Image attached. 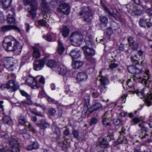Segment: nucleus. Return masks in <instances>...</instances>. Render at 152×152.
<instances>
[{
	"label": "nucleus",
	"mask_w": 152,
	"mask_h": 152,
	"mask_svg": "<svg viewBox=\"0 0 152 152\" xmlns=\"http://www.w3.org/2000/svg\"><path fill=\"white\" fill-rule=\"evenodd\" d=\"M3 45L7 50L13 51L16 55L19 54L22 50V45L11 36L4 38Z\"/></svg>",
	"instance_id": "1"
},
{
	"label": "nucleus",
	"mask_w": 152,
	"mask_h": 152,
	"mask_svg": "<svg viewBox=\"0 0 152 152\" xmlns=\"http://www.w3.org/2000/svg\"><path fill=\"white\" fill-rule=\"evenodd\" d=\"M145 73L146 75L144 77H141L138 75H135L134 76L129 79L127 82V83L129 87H133L135 83L137 81L138 82H142L144 81L145 84H148V83L152 81L151 76L150 75V72L148 70H146Z\"/></svg>",
	"instance_id": "2"
},
{
	"label": "nucleus",
	"mask_w": 152,
	"mask_h": 152,
	"mask_svg": "<svg viewBox=\"0 0 152 152\" xmlns=\"http://www.w3.org/2000/svg\"><path fill=\"white\" fill-rule=\"evenodd\" d=\"M79 15L85 22L88 23L91 21L92 11L89 7H82L79 12Z\"/></svg>",
	"instance_id": "3"
},
{
	"label": "nucleus",
	"mask_w": 152,
	"mask_h": 152,
	"mask_svg": "<svg viewBox=\"0 0 152 152\" xmlns=\"http://www.w3.org/2000/svg\"><path fill=\"white\" fill-rule=\"evenodd\" d=\"M89 39V37H86L85 39L86 45L82 47L86 57L91 56L95 54L94 50L90 47H89L92 46V41L91 39H89V40H88Z\"/></svg>",
	"instance_id": "4"
},
{
	"label": "nucleus",
	"mask_w": 152,
	"mask_h": 152,
	"mask_svg": "<svg viewBox=\"0 0 152 152\" xmlns=\"http://www.w3.org/2000/svg\"><path fill=\"white\" fill-rule=\"evenodd\" d=\"M137 94L139 95H141L142 97H147L146 102L147 105L149 106L151 105L152 100V88L150 89L148 88H144L141 91L138 92Z\"/></svg>",
	"instance_id": "5"
},
{
	"label": "nucleus",
	"mask_w": 152,
	"mask_h": 152,
	"mask_svg": "<svg viewBox=\"0 0 152 152\" xmlns=\"http://www.w3.org/2000/svg\"><path fill=\"white\" fill-rule=\"evenodd\" d=\"M24 4L25 5H29L30 10L29 13L33 16H36V11L37 8V0H23Z\"/></svg>",
	"instance_id": "6"
},
{
	"label": "nucleus",
	"mask_w": 152,
	"mask_h": 152,
	"mask_svg": "<svg viewBox=\"0 0 152 152\" xmlns=\"http://www.w3.org/2000/svg\"><path fill=\"white\" fill-rule=\"evenodd\" d=\"M83 37L80 33H74L70 37V40L72 44L74 46H78L80 45L82 43Z\"/></svg>",
	"instance_id": "7"
},
{
	"label": "nucleus",
	"mask_w": 152,
	"mask_h": 152,
	"mask_svg": "<svg viewBox=\"0 0 152 152\" xmlns=\"http://www.w3.org/2000/svg\"><path fill=\"white\" fill-rule=\"evenodd\" d=\"M14 59L12 57H8L3 61V65L9 71H12L15 69Z\"/></svg>",
	"instance_id": "8"
},
{
	"label": "nucleus",
	"mask_w": 152,
	"mask_h": 152,
	"mask_svg": "<svg viewBox=\"0 0 152 152\" xmlns=\"http://www.w3.org/2000/svg\"><path fill=\"white\" fill-rule=\"evenodd\" d=\"M18 83L14 80H10L7 83L1 85L0 88L3 89L4 88L11 89L13 91H15L18 87Z\"/></svg>",
	"instance_id": "9"
},
{
	"label": "nucleus",
	"mask_w": 152,
	"mask_h": 152,
	"mask_svg": "<svg viewBox=\"0 0 152 152\" xmlns=\"http://www.w3.org/2000/svg\"><path fill=\"white\" fill-rule=\"evenodd\" d=\"M9 143L12 152L19 151V144L18 141L15 138H10L9 140Z\"/></svg>",
	"instance_id": "10"
},
{
	"label": "nucleus",
	"mask_w": 152,
	"mask_h": 152,
	"mask_svg": "<svg viewBox=\"0 0 152 152\" xmlns=\"http://www.w3.org/2000/svg\"><path fill=\"white\" fill-rule=\"evenodd\" d=\"M70 9V7L67 4L63 3L60 4L57 8V11L63 14L67 15L69 13Z\"/></svg>",
	"instance_id": "11"
},
{
	"label": "nucleus",
	"mask_w": 152,
	"mask_h": 152,
	"mask_svg": "<svg viewBox=\"0 0 152 152\" xmlns=\"http://www.w3.org/2000/svg\"><path fill=\"white\" fill-rule=\"evenodd\" d=\"M47 57H45L42 60L35 61L34 63V68L35 70H39L43 67Z\"/></svg>",
	"instance_id": "12"
},
{
	"label": "nucleus",
	"mask_w": 152,
	"mask_h": 152,
	"mask_svg": "<svg viewBox=\"0 0 152 152\" xmlns=\"http://www.w3.org/2000/svg\"><path fill=\"white\" fill-rule=\"evenodd\" d=\"M139 23L140 26L142 27H145L147 26L149 28L152 26V22L150 19H148L144 18H141Z\"/></svg>",
	"instance_id": "13"
},
{
	"label": "nucleus",
	"mask_w": 152,
	"mask_h": 152,
	"mask_svg": "<svg viewBox=\"0 0 152 152\" xmlns=\"http://www.w3.org/2000/svg\"><path fill=\"white\" fill-rule=\"evenodd\" d=\"M127 40L129 46L133 50H136L138 48L139 45L137 42L134 40L132 37L131 36L128 37L127 38Z\"/></svg>",
	"instance_id": "14"
},
{
	"label": "nucleus",
	"mask_w": 152,
	"mask_h": 152,
	"mask_svg": "<svg viewBox=\"0 0 152 152\" xmlns=\"http://www.w3.org/2000/svg\"><path fill=\"white\" fill-rule=\"evenodd\" d=\"M12 30H16L19 32L20 31L19 28L15 25H6L1 27V31L4 32Z\"/></svg>",
	"instance_id": "15"
},
{
	"label": "nucleus",
	"mask_w": 152,
	"mask_h": 152,
	"mask_svg": "<svg viewBox=\"0 0 152 152\" xmlns=\"http://www.w3.org/2000/svg\"><path fill=\"white\" fill-rule=\"evenodd\" d=\"M139 126L141 127V130L142 131L140 134L139 137L142 139L144 138H148V134L147 133L148 129L145 127L142 126L141 124H139Z\"/></svg>",
	"instance_id": "16"
},
{
	"label": "nucleus",
	"mask_w": 152,
	"mask_h": 152,
	"mask_svg": "<svg viewBox=\"0 0 152 152\" xmlns=\"http://www.w3.org/2000/svg\"><path fill=\"white\" fill-rule=\"evenodd\" d=\"M20 93L23 96L27 98L26 100L22 101V102L28 105H32V102L31 99V96L23 91H20Z\"/></svg>",
	"instance_id": "17"
},
{
	"label": "nucleus",
	"mask_w": 152,
	"mask_h": 152,
	"mask_svg": "<svg viewBox=\"0 0 152 152\" xmlns=\"http://www.w3.org/2000/svg\"><path fill=\"white\" fill-rule=\"evenodd\" d=\"M36 125L39 127L41 129L43 130L49 128L50 126L49 124L47 122L43 120L38 121L36 123Z\"/></svg>",
	"instance_id": "18"
},
{
	"label": "nucleus",
	"mask_w": 152,
	"mask_h": 152,
	"mask_svg": "<svg viewBox=\"0 0 152 152\" xmlns=\"http://www.w3.org/2000/svg\"><path fill=\"white\" fill-rule=\"evenodd\" d=\"M127 69L128 71L130 73L133 74H138L142 72L137 68L135 66H130L128 67Z\"/></svg>",
	"instance_id": "19"
},
{
	"label": "nucleus",
	"mask_w": 152,
	"mask_h": 152,
	"mask_svg": "<svg viewBox=\"0 0 152 152\" xmlns=\"http://www.w3.org/2000/svg\"><path fill=\"white\" fill-rule=\"evenodd\" d=\"M87 77V75L83 72L79 73L77 75V79L80 82L86 80Z\"/></svg>",
	"instance_id": "20"
},
{
	"label": "nucleus",
	"mask_w": 152,
	"mask_h": 152,
	"mask_svg": "<svg viewBox=\"0 0 152 152\" xmlns=\"http://www.w3.org/2000/svg\"><path fill=\"white\" fill-rule=\"evenodd\" d=\"M70 55L73 58H77L81 56V52L79 50H72L70 52Z\"/></svg>",
	"instance_id": "21"
},
{
	"label": "nucleus",
	"mask_w": 152,
	"mask_h": 152,
	"mask_svg": "<svg viewBox=\"0 0 152 152\" xmlns=\"http://www.w3.org/2000/svg\"><path fill=\"white\" fill-rule=\"evenodd\" d=\"M83 62L79 61H73L72 63V66L74 69L80 68L83 66Z\"/></svg>",
	"instance_id": "22"
},
{
	"label": "nucleus",
	"mask_w": 152,
	"mask_h": 152,
	"mask_svg": "<svg viewBox=\"0 0 152 152\" xmlns=\"http://www.w3.org/2000/svg\"><path fill=\"white\" fill-rule=\"evenodd\" d=\"M12 0H1L0 2L3 7L7 9L8 8L10 5Z\"/></svg>",
	"instance_id": "23"
},
{
	"label": "nucleus",
	"mask_w": 152,
	"mask_h": 152,
	"mask_svg": "<svg viewBox=\"0 0 152 152\" xmlns=\"http://www.w3.org/2000/svg\"><path fill=\"white\" fill-rule=\"evenodd\" d=\"M33 56L35 58H39L40 56V53L38 49L35 47L33 48Z\"/></svg>",
	"instance_id": "24"
},
{
	"label": "nucleus",
	"mask_w": 152,
	"mask_h": 152,
	"mask_svg": "<svg viewBox=\"0 0 152 152\" xmlns=\"http://www.w3.org/2000/svg\"><path fill=\"white\" fill-rule=\"evenodd\" d=\"M46 63L47 66L50 68L55 67L56 65L55 61L53 60H47Z\"/></svg>",
	"instance_id": "25"
},
{
	"label": "nucleus",
	"mask_w": 152,
	"mask_h": 152,
	"mask_svg": "<svg viewBox=\"0 0 152 152\" xmlns=\"http://www.w3.org/2000/svg\"><path fill=\"white\" fill-rule=\"evenodd\" d=\"M64 48L62 45V43L59 39L58 41V46L57 52L59 54L61 55L64 52Z\"/></svg>",
	"instance_id": "26"
},
{
	"label": "nucleus",
	"mask_w": 152,
	"mask_h": 152,
	"mask_svg": "<svg viewBox=\"0 0 152 152\" xmlns=\"http://www.w3.org/2000/svg\"><path fill=\"white\" fill-rule=\"evenodd\" d=\"M103 7L104 10L107 12L110 16H111L113 15V13L115 9H113L110 6H104Z\"/></svg>",
	"instance_id": "27"
},
{
	"label": "nucleus",
	"mask_w": 152,
	"mask_h": 152,
	"mask_svg": "<svg viewBox=\"0 0 152 152\" xmlns=\"http://www.w3.org/2000/svg\"><path fill=\"white\" fill-rule=\"evenodd\" d=\"M99 76L101 77V78L100 79L101 83L102 84L105 85L108 82V80L107 77L102 76V71L99 72Z\"/></svg>",
	"instance_id": "28"
},
{
	"label": "nucleus",
	"mask_w": 152,
	"mask_h": 152,
	"mask_svg": "<svg viewBox=\"0 0 152 152\" xmlns=\"http://www.w3.org/2000/svg\"><path fill=\"white\" fill-rule=\"evenodd\" d=\"M99 20L102 24H103L104 26L105 27L108 22V19L106 16L101 15L99 16Z\"/></svg>",
	"instance_id": "29"
},
{
	"label": "nucleus",
	"mask_w": 152,
	"mask_h": 152,
	"mask_svg": "<svg viewBox=\"0 0 152 152\" xmlns=\"http://www.w3.org/2000/svg\"><path fill=\"white\" fill-rule=\"evenodd\" d=\"M7 22L10 24H15V20L14 18L12 15L9 14L7 18Z\"/></svg>",
	"instance_id": "30"
},
{
	"label": "nucleus",
	"mask_w": 152,
	"mask_h": 152,
	"mask_svg": "<svg viewBox=\"0 0 152 152\" xmlns=\"http://www.w3.org/2000/svg\"><path fill=\"white\" fill-rule=\"evenodd\" d=\"M69 30L68 28L65 26L63 27L62 30V35L64 37H66L69 34Z\"/></svg>",
	"instance_id": "31"
},
{
	"label": "nucleus",
	"mask_w": 152,
	"mask_h": 152,
	"mask_svg": "<svg viewBox=\"0 0 152 152\" xmlns=\"http://www.w3.org/2000/svg\"><path fill=\"white\" fill-rule=\"evenodd\" d=\"M135 7H135L134 5L132 3H129L126 5V8L128 12L132 13L134 11V10L136 9Z\"/></svg>",
	"instance_id": "32"
},
{
	"label": "nucleus",
	"mask_w": 152,
	"mask_h": 152,
	"mask_svg": "<svg viewBox=\"0 0 152 152\" xmlns=\"http://www.w3.org/2000/svg\"><path fill=\"white\" fill-rule=\"evenodd\" d=\"M2 120L3 122L7 124H10L12 123V120L10 117L5 115L2 118Z\"/></svg>",
	"instance_id": "33"
},
{
	"label": "nucleus",
	"mask_w": 152,
	"mask_h": 152,
	"mask_svg": "<svg viewBox=\"0 0 152 152\" xmlns=\"http://www.w3.org/2000/svg\"><path fill=\"white\" fill-rule=\"evenodd\" d=\"M111 16V18H113L117 20H119L121 17V15L117 12L115 10H114V12H113V15H112Z\"/></svg>",
	"instance_id": "34"
},
{
	"label": "nucleus",
	"mask_w": 152,
	"mask_h": 152,
	"mask_svg": "<svg viewBox=\"0 0 152 152\" xmlns=\"http://www.w3.org/2000/svg\"><path fill=\"white\" fill-rule=\"evenodd\" d=\"M108 146L109 144L107 141L104 139L100 142L99 146L101 148H106Z\"/></svg>",
	"instance_id": "35"
},
{
	"label": "nucleus",
	"mask_w": 152,
	"mask_h": 152,
	"mask_svg": "<svg viewBox=\"0 0 152 152\" xmlns=\"http://www.w3.org/2000/svg\"><path fill=\"white\" fill-rule=\"evenodd\" d=\"M112 28L113 30H115L118 33H120L121 32L120 26L117 23H114L113 26L112 27Z\"/></svg>",
	"instance_id": "36"
},
{
	"label": "nucleus",
	"mask_w": 152,
	"mask_h": 152,
	"mask_svg": "<svg viewBox=\"0 0 152 152\" xmlns=\"http://www.w3.org/2000/svg\"><path fill=\"white\" fill-rule=\"evenodd\" d=\"M58 73L62 75H65L67 72L66 70L63 66L62 67H58Z\"/></svg>",
	"instance_id": "37"
},
{
	"label": "nucleus",
	"mask_w": 152,
	"mask_h": 152,
	"mask_svg": "<svg viewBox=\"0 0 152 152\" xmlns=\"http://www.w3.org/2000/svg\"><path fill=\"white\" fill-rule=\"evenodd\" d=\"M99 118L97 117H93L91 118L89 122V124L90 126L96 124L98 122Z\"/></svg>",
	"instance_id": "38"
},
{
	"label": "nucleus",
	"mask_w": 152,
	"mask_h": 152,
	"mask_svg": "<svg viewBox=\"0 0 152 152\" xmlns=\"http://www.w3.org/2000/svg\"><path fill=\"white\" fill-rule=\"evenodd\" d=\"M18 121L20 124H24L26 122V117L20 115L18 118Z\"/></svg>",
	"instance_id": "39"
},
{
	"label": "nucleus",
	"mask_w": 152,
	"mask_h": 152,
	"mask_svg": "<svg viewBox=\"0 0 152 152\" xmlns=\"http://www.w3.org/2000/svg\"><path fill=\"white\" fill-rule=\"evenodd\" d=\"M131 61L135 64H138V61L139 60V58L137 57V55H135L134 56H132L130 57Z\"/></svg>",
	"instance_id": "40"
},
{
	"label": "nucleus",
	"mask_w": 152,
	"mask_h": 152,
	"mask_svg": "<svg viewBox=\"0 0 152 152\" xmlns=\"http://www.w3.org/2000/svg\"><path fill=\"white\" fill-rule=\"evenodd\" d=\"M110 120L108 119H106L105 118H103L102 121L103 124L106 126H110Z\"/></svg>",
	"instance_id": "41"
},
{
	"label": "nucleus",
	"mask_w": 152,
	"mask_h": 152,
	"mask_svg": "<svg viewBox=\"0 0 152 152\" xmlns=\"http://www.w3.org/2000/svg\"><path fill=\"white\" fill-rule=\"evenodd\" d=\"M30 86L33 89L38 88L39 87L35 79L33 82L32 84H31Z\"/></svg>",
	"instance_id": "42"
},
{
	"label": "nucleus",
	"mask_w": 152,
	"mask_h": 152,
	"mask_svg": "<svg viewBox=\"0 0 152 152\" xmlns=\"http://www.w3.org/2000/svg\"><path fill=\"white\" fill-rule=\"evenodd\" d=\"M27 130L26 129H24L21 131V133L23 134V137L25 139H27L28 138L29 136L26 134Z\"/></svg>",
	"instance_id": "43"
},
{
	"label": "nucleus",
	"mask_w": 152,
	"mask_h": 152,
	"mask_svg": "<svg viewBox=\"0 0 152 152\" xmlns=\"http://www.w3.org/2000/svg\"><path fill=\"white\" fill-rule=\"evenodd\" d=\"M35 79V78L32 77H29L28 78L26 81V83L29 86L32 84L33 82Z\"/></svg>",
	"instance_id": "44"
},
{
	"label": "nucleus",
	"mask_w": 152,
	"mask_h": 152,
	"mask_svg": "<svg viewBox=\"0 0 152 152\" xmlns=\"http://www.w3.org/2000/svg\"><path fill=\"white\" fill-rule=\"evenodd\" d=\"M112 114L111 113L106 112L104 115L103 116V118H105L106 119H108L109 120L111 119V118L112 116Z\"/></svg>",
	"instance_id": "45"
},
{
	"label": "nucleus",
	"mask_w": 152,
	"mask_h": 152,
	"mask_svg": "<svg viewBox=\"0 0 152 152\" xmlns=\"http://www.w3.org/2000/svg\"><path fill=\"white\" fill-rule=\"evenodd\" d=\"M39 23L40 25L46 27H48V24L47 23L45 20L43 19L39 20Z\"/></svg>",
	"instance_id": "46"
},
{
	"label": "nucleus",
	"mask_w": 152,
	"mask_h": 152,
	"mask_svg": "<svg viewBox=\"0 0 152 152\" xmlns=\"http://www.w3.org/2000/svg\"><path fill=\"white\" fill-rule=\"evenodd\" d=\"M113 124L116 126L121 125V121L119 119H115L113 121Z\"/></svg>",
	"instance_id": "47"
},
{
	"label": "nucleus",
	"mask_w": 152,
	"mask_h": 152,
	"mask_svg": "<svg viewBox=\"0 0 152 152\" xmlns=\"http://www.w3.org/2000/svg\"><path fill=\"white\" fill-rule=\"evenodd\" d=\"M136 9L134 10V11L132 13H134L135 15H139L142 13V11L140 9H138L137 7H135Z\"/></svg>",
	"instance_id": "48"
},
{
	"label": "nucleus",
	"mask_w": 152,
	"mask_h": 152,
	"mask_svg": "<svg viewBox=\"0 0 152 152\" xmlns=\"http://www.w3.org/2000/svg\"><path fill=\"white\" fill-rule=\"evenodd\" d=\"M125 131V129L124 127L122 128V130L120 132V133L121 134V135H120V137L119 138L118 140V141L120 143H123V140L121 139V134L124 133V132Z\"/></svg>",
	"instance_id": "49"
},
{
	"label": "nucleus",
	"mask_w": 152,
	"mask_h": 152,
	"mask_svg": "<svg viewBox=\"0 0 152 152\" xmlns=\"http://www.w3.org/2000/svg\"><path fill=\"white\" fill-rule=\"evenodd\" d=\"M141 120L140 118L135 117L132 119V121L135 124H136L140 122Z\"/></svg>",
	"instance_id": "50"
},
{
	"label": "nucleus",
	"mask_w": 152,
	"mask_h": 152,
	"mask_svg": "<svg viewBox=\"0 0 152 152\" xmlns=\"http://www.w3.org/2000/svg\"><path fill=\"white\" fill-rule=\"evenodd\" d=\"M118 66V64L114 63H111L109 65V67L111 69L117 68Z\"/></svg>",
	"instance_id": "51"
},
{
	"label": "nucleus",
	"mask_w": 152,
	"mask_h": 152,
	"mask_svg": "<svg viewBox=\"0 0 152 152\" xmlns=\"http://www.w3.org/2000/svg\"><path fill=\"white\" fill-rule=\"evenodd\" d=\"M93 106L94 107V108L96 110L99 109L102 107V105L99 103H97L93 105Z\"/></svg>",
	"instance_id": "52"
},
{
	"label": "nucleus",
	"mask_w": 152,
	"mask_h": 152,
	"mask_svg": "<svg viewBox=\"0 0 152 152\" xmlns=\"http://www.w3.org/2000/svg\"><path fill=\"white\" fill-rule=\"evenodd\" d=\"M42 6L44 8H47L48 7V4L45 0H42L41 4Z\"/></svg>",
	"instance_id": "53"
},
{
	"label": "nucleus",
	"mask_w": 152,
	"mask_h": 152,
	"mask_svg": "<svg viewBox=\"0 0 152 152\" xmlns=\"http://www.w3.org/2000/svg\"><path fill=\"white\" fill-rule=\"evenodd\" d=\"M43 38L47 41H50L52 39L51 36L50 35H44Z\"/></svg>",
	"instance_id": "54"
},
{
	"label": "nucleus",
	"mask_w": 152,
	"mask_h": 152,
	"mask_svg": "<svg viewBox=\"0 0 152 152\" xmlns=\"http://www.w3.org/2000/svg\"><path fill=\"white\" fill-rule=\"evenodd\" d=\"M26 126L29 129L30 131L32 132L34 131V128L30 124L28 123L26 125Z\"/></svg>",
	"instance_id": "55"
},
{
	"label": "nucleus",
	"mask_w": 152,
	"mask_h": 152,
	"mask_svg": "<svg viewBox=\"0 0 152 152\" xmlns=\"http://www.w3.org/2000/svg\"><path fill=\"white\" fill-rule=\"evenodd\" d=\"M34 149H36L39 148V145L36 142H34L32 144Z\"/></svg>",
	"instance_id": "56"
},
{
	"label": "nucleus",
	"mask_w": 152,
	"mask_h": 152,
	"mask_svg": "<svg viewBox=\"0 0 152 152\" xmlns=\"http://www.w3.org/2000/svg\"><path fill=\"white\" fill-rule=\"evenodd\" d=\"M72 134L75 138H77L79 135V132L76 130H73L72 132Z\"/></svg>",
	"instance_id": "57"
},
{
	"label": "nucleus",
	"mask_w": 152,
	"mask_h": 152,
	"mask_svg": "<svg viewBox=\"0 0 152 152\" xmlns=\"http://www.w3.org/2000/svg\"><path fill=\"white\" fill-rule=\"evenodd\" d=\"M66 128V129L63 132V134L65 136H69L70 134V132L67 128Z\"/></svg>",
	"instance_id": "58"
},
{
	"label": "nucleus",
	"mask_w": 152,
	"mask_h": 152,
	"mask_svg": "<svg viewBox=\"0 0 152 152\" xmlns=\"http://www.w3.org/2000/svg\"><path fill=\"white\" fill-rule=\"evenodd\" d=\"M100 90L101 92H104L105 91V85L101 84L99 86Z\"/></svg>",
	"instance_id": "59"
},
{
	"label": "nucleus",
	"mask_w": 152,
	"mask_h": 152,
	"mask_svg": "<svg viewBox=\"0 0 152 152\" xmlns=\"http://www.w3.org/2000/svg\"><path fill=\"white\" fill-rule=\"evenodd\" d=\"M95 110H96L94 108L93 106L92 105L87 110V112H89L90 113H91Z\"/></svg>",
	"instance_id": "60"
},
{
	"label": "nucleus",
	"mask_w": 152,
	"mask_h": 152,
	"mask_svg": "<svg viewBox=\"0 0 152 152\" xmlns=\"http://www.w3.org/2000/svg\"><path fill=\"white\" fill-rule=\"evenodd\" d=\"M106 31L107 34L108 35H110L113 33L112 30L110 28H107Z\"/></svg>",
	"instance_id": "61"
},
{
	"label": "nucleus",
	"mask_w": 152,
	"mask_h": 152,
	"mask_svg": "<svg viewBox=\"0 0 152 152\" xmlns=\"http://www.w3.org/2000/svg\"><path fill=\"white\" fill-rule=\"evenodd\" d=\"M85 103L86 104H88L89 103L90 101V96L88 95L86 96L84 98Z\"/></svg>",
	"instance_id": "62"
},
{
	"label": "nucleus",
	"mask_w": 152,
	"mask_h": 152,
	"mask_svg": "<svg viewBox=\"0 0 152 152\" xmlns=\"http://www.w3.org/2000/svg\"><path fill=\"white\" fill-rule=\"evenodd\" d=\"M49 112L50 114L52 115H54L56 113V111L53 108H51L50 109Z\"/></svg>",
	"instance_id": "63"
},
{
	"label": "nucleus",
	"mask_w": 152,
	"mask_h": 152,
	"mask_svg": "<svg viewBox=\"0 0 152 152\" xmlns=\"http://www.w3.org/2000/svg\"><path fill=\"white\" fill-rule=\"evenodd\" d=\"M134 152H150L148 150H147V149H144L143 151L142 152H140V150L136 148L134 149Z\"/></svg>",
	"instance_id": "64"
}]
</instances>
